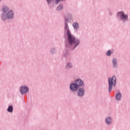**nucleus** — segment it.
Returning <instances> with one entry per match:
<instances>
[{
  "instance_id": "20e7f679",
  "label": "nucleus",
  "mask_w": 130,
  "mask_h": 130,
  "mask_svg": "<svg viewBox=\"0 0 130 130\" xmlns=\"http://www.w3.org/2000/svg\"><path fill=\"white\" fill-rule=\"evenodd\" d=\"M108 83H109V92L111 93L112 91L113 87H115L116 85V76H113L112 78L109 77L108 78Z\"/></svg>"
},
{
  "instance_id": "a211bd4d",
  "label": "nucleus",
  "mask_w": 130,
  "mask_h": 130,
  "mask_svg": "<svg viewBox=\"0 0 130 130\" xmlns=\"http://www.w3.org/2000/svg\"><path fill=\"white\" fill-rule=\"evenodd\" d=\"M106 55L108 56H110L111 55V51L110 50H109L107 53H106Z\"/></svg>"
},
{
  "instance_id": "f8f14e48",
  "label": "nucleus",
  "mask_w": 130,
  "mask_h": 130,
  "mask_svg": "<svg viewBox=\"0 0 130 130\" xmlns=\"http://www.w3.org/2000/svg\"><path fill=\"white\" fill-rule=\"evenodd\" d=\"M107 124H110L112 122V119L110 117H108L106 119Z\"/></svg>"
},
{
  "instance_id": "f257e3e1",
  "label": "nucleus",
  "mask_w": 130,
  "mask_h": 130,
  "mask_svg": "<svg viewBox=\"0 0 130 130\" xmlns=\"http://www.w3.org/2000/svg\"><path fill=\"white\" fill-rule=\"evenodd\" d=\"M69 20H72V16L71 15H68V17H66L64 20L65 26L64 30L65 33L66 32L67 33V40L68 42L67 44H66V46L67 48L74 50L80 44V40L76 39L75 36L71 33L69 25H68Z\"/></svg>"
},
{
  "instance_id": "9b49d317",
  "label": "nucleus",
  "mask_w": 130,
  "mask_h": 130,
  "mask_svg": "<svg viewBox=\"0 0 130 130\" xmlns=\"http://www.w3.org/2000/svg\"><path fill=\"white\" fill-rule=\"evenodd\" d=\"M72 68H73V64H72V63L69 62L66 64V70H70V69H72Z\"/></svg>"
},
{
  "instance_id": "ddd939ff",
  "label": "nucleus",
  "mask_w": 130,
  "mask_h": 130,
  "mask_svg": "<svg viewBox=\"0 0 130 130\" xmlns=\"http://www.w3.org/2000/svg\"><path fill=\"white\" fill-rule=\"evenodd\" d=\"M73 28H74L75 30H78L79 29V23L78 22H74L73 23Z\"/></svg>"
},
{
  "instance_id": "1a4fd4ad",
  "label": "nucleus",
  "mask_w": 130,
  "mask_h": 130,
  "mask_svg": "<svg viewBox=\"0 0 130 130\" xmlns=\"http://www.w3.org/2000/svg\"><path fill=\"white\" fill-rule=\"evenodd\" d=\"M112 63L114 68H117V59L116 58L113 59Z\"/></svg>"
},
{
  "instance_id": "0eeeda50",
  "label": "nucleus",
  "mask_w": 130,
  "mask_h": 130,
  "mask_svg": "<svg viewBox=\"0 0 130 130\" xmlns=\"http://www.w3.org/2000/svg\"><path fill=\"white\" fill-rule=\"evenodd\" d=\"M20 92L22 95H24L29 92V88L26 86H22L20 88Z\"/></svg>"
},
{
  "instance_id": "2eb2a0df",
  "label": "nucleus",
  "mask_w": 130,
  "mask_h": 130,
  "mask_svg": "<svg viewBox=\"0 0 130 130\" xmlns=\"http://www.w3.org/2000/svg\"><path fill=\"white\" fill-rule=\"evenodd\" d=\"M63 10V6L62 5H60L57 7V11H62Z\"/></svg>"
},
{
  "instance_id": "39448f33",
  "label": "nucleus",
  "mask_w": 130,
  "mask_h": 130,
  "mask_svg": "<svg viewBox=\"0 0 130 130\" xmlns=\"http://www.w3.org/2000/svg\"><path fill=\"white\" fill-rule=\"evenodd\" d=\"M117 16L119 17L121 20H123V22H125V21H126V19L128 18L127 15H125L123 11L118 12Z\"/></svg>"
},
{
  "instance_id": "9d476101",
  "label": "nucleus",
  "mask_w": 130,
  "mask_h": 130,
  "mask_svg": "<svg viewBox=\"0 0 130 130\" xmlns=\"http://www.w3.org/2000/svg\"><path fill=\"white\" fill-rule=\"evenodd\" d=\"M116 99L119 101V100H121V97H122V95H121V93L118 92L116 95Z\"/></svg>"
},
{
  "instance_id": "dca6fc26",
  "label": "nucleus",
  "mask_w": 130,
  "mask_h": 130,
  "mask_svg": "<svg viewBox=\"0 0 130 130\" xmlns=\"http://www.w3.org/2000/svg\"><path fill=\"white\" fill-rule=\"evenodd\" d=\"M65 57H70V54L69 53V51H66V54H64Z\"/></svg>"
},
{
  "instance_id": "4468645a",
  "label": "nucleus",
  "mask_w": 130,
  "mask_h": 130,
  "mask_svg": "<svg viewBox=\"0 0 130 130\" xmlns=\"http://www.w3.org/2000/svg\"><path fill=\"white\" fill-rule=\"evenodd\" d=\"M13 110H14V108L13 107V106H9L8 107V108L7 109V111L8 112H10V113H12Z\"/></svg>"
},
{
  "instance_id": "f3484780",
  "label": "nucleus",
  "mask_w": 130,
  "mask_h": 130,
  "mask_svg": "<svg viewBox=\"0 0 130 130\" xmlns=\"http://www.w3.org/2000/svg\"><path fill=\"white\" fill-rule=\"evenodd\" d=\"M50 52L52 54H53V53H54V52H55V49H54V48H52L51 49Z\"/></svg>"
},
{
  "instance_id": "423d86ee",
  "label": "nucleus",
  "mask_w": 130,
  "mask_h": 130,
  "mask_svg": "<svg viewBox=\"0 0 130 130\" xmlns=\"http://www.w3.org/2000/svg\"><path fill=\"white\" fill-rule=\"evenodd\" d=\"M77 91L79 97H83L85 95V87H79Z\"/></svg>"
},
{
  "instance_id": "7ed1b4c3",
  "label": "nucleus",
  "mask_w": 130,
  "mask_h": 130,
  "mask_svg": "<svg viewBox=\"0 0 130 130\" xmlns=\"http://www.w3.org/2000/svg\"><path fill=\"white\" fill-rule=\"evenodd\" d=\"M2 11L3 13L1 15V18L4 21L7 19H13L14 17V13H13V11L12 10L9 11V8L7 6H3ZM7 12H8L7 13Z\"/></svg>"
},
{
  "instance_id": "6e6552de",
  "label": "nucleus",
  "mask_w": 130,
  "mask_h": 130,
  "mask_svg": "<svg viewBox=\"0 0 130 130\" xmlns=\"http://www.w3.org/2000/svg\"><path fill=\"white\" fill-rule=\"evenodd\" d=\"M55 5H57V4H59L60 2H62L64 0H55ZM52 2H54V0H47V2L48 5H50Z\"/></svg>"
},
{
  "instance_id": "f03ea898",
  "label": "nucleus",
  "mask_w": 130,
  "mask_h": 130,
  "mask_svg": "<svg viewBox=\"0 0 130 130\" xmlns=\"http://www.w3.org/2000/svg\"><path fill=\"white\" fill-rule=\"evenodd\" d=\"M85 87L84 81L81 79H77L75 81V83H72L70 85V89L72 92H77L79 88Z\"/></svg>"
}]
</instances>
